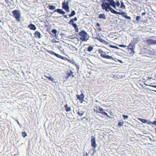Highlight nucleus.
<instances>
[{
  "instance_id": "9d476101",
  "label": "nucleus",
  "mask_w": 156,
  "mask_h": 156,
  "mask_svg": "<svg viewBox=\"0 0 156 156\" xmlns=\"http://www.w3.org/2000/svg\"><path fill=\"white\" fill-rule=\"evenodd\" d=\"M76 97L78 99L82 101H83V99L84 98V96L83 93H82L80 95L77 94L76 95Z\"/></svg>"
},
{
  "instance_id": "a19ab883",
  "label": "nucleus",
  "mask_w": 156,
  "mask_h": 156,
  "mask_svg": "<svg viewBox=\"0 0 156 156\" xmlns=\"http://www.w3.org/2000/svg\"><path fill=\"white\" fill-rule=\"evenodd\" d=\"M151 124H152L153 125H155L156 126V121H154L152 122H151Z\"/></svg>"
},
{
  "instance_id": "49530a36",
  "label": "nucleus",
  "mask_w": 156,
  "mask_h": 156,
  "mask_svg": "<svg viewBox=\"0 0 156 156\" xmlns=\"http://www.w3.org/2000/svg\"><path fill=\"white\" fill-rule=\"evenodd\" d=\"M118 60L120 63H122V60H119V59H118Z\"/></svg>"
},
{
  "instance_id": "13d9d810",
  "label": "nucleus",
  "mask_w": 156,
  "mask_h": 156,
  "mask_svg": "<svg viewBox=\"0 0 156 156\" xmlns=\"http://www.w3.org/2000/svg\"><path fill=\"white\" fill-rule=\"evenodd\" d=\"M56 42V41H55V43H57V42Z\"/></svg>"
},
{
  "instance_id": "72a5a7b5",
  "label": "nucleus",
  "mask_w": 156,
  "mask_h": 156,
  "mask_svg": "<svg viewBox=\"0 0 156 156\" xmlns=\"http://www.w3.org/2000/svg\"><path fill=\"white\" fill-rule=\"evenodd\" d=\"M71 24H72L73 26L75 28V29L76 28H77V25L76 23H72Z\"/></svg>"
},
{
  "instance_id": "79ce46f5",
  "label": "nucleus",
  "mask_w": 156,
  "mask_h": 156,
  "mask_svg": "<svg viewBox=\"0 0 156 156\" xmlns=\"http://www.w3.org/2000/svg\"><path fill=\"white\" fill-rule=\"evenodd\" d=\"M106 1L109 2H114L113 0H106Z\"/></svg>"
},
{
  "instance_id": "de8ad7c7",
  "label": "nucleus",
  "mask_w": 156,
  "mask_h": 156,
  "mask_svg": "<svg viewBox=\"0 0 156 156\" xmlns=\"http://www.w3.org/2000/svg\"><path fill=\"white\" fill-rule=\"evenodd\" d=\"M64 17L65 18H66V19L67 18V15H64Z\"/></svg>"
},
{
  "instance_id": "bb28decb",
  "label": "nucleus",
  "mask_w": 156,
  "mask_h": 156,
  "mask_svg": "<svg viewBox=\"0 0 156 156\" xmlns=\"http://www.w3.org/2000/svg\"><path fill=\"white\" fill-rule=\"evenodd\" d=\"M76 14L75 12L74 11H73L71 13V14L69 15V16L70 17H72L74 15H75Z\"/></svg>"
},
{
  "instance_id": "2eb2a0df",
  "label": "nucleus",
  "mask_w": 156,
  "mask_h": 156,
  "mask_svg": "<svg viewBox=\"0 0 156 156\" xmlns=\"http://www.w3.org/2000/svg\"><path fill=\"white\" fill-rule=\"evenodd\" d=\"M28 27L31 29L35 30L36 29L35 26L32 24H30L28 26Z\"/></svg>"
},
{
  "instance_id": "7ed1b4c3",
  "label": "nucleus",
  "mask_w": 156,
  "mask_h": 156,
  "mask_svg": "<svg viewBox=\"0 0 156 156\" xmlns=\"http://www.w3.org/2000/svg\"><path fill=\"white\" fill-rule=\"evenodd\" d=\"M79 34L80 36V39L83 41H87L89 39L88 35L84 30L80 32L79 33Z\"/></svg>"
},
{
  "instance_id": "3c124183",
  "label": "nucleus",
  "mask_w": 156,
  "mask_h": 156,
  "mask_svg": "<svg viewBox=\"0 0 156 156\" xmlns=\"http://www.w3.org/2000/svg\"><path fill=\"white\" fill-rule=\"evenodd\" d=\"M145 12H143L142 13V16H143L144 15H145Z\"/></svg>"
},
{
  "instance_id": "20e7f679",
  "label": "nucleus",
  "mask_w": 156,
  "mask_h": 156,
  "mask_svg": "<svg viewBox=\"0 0 156 156\" xmlns=\"http://www.w3.org/2000/svg\"><path fill=\"white\" fill-rule=\"evenodd\" d=\"M12 13L16 20L19 22L20 21L21 17V14L19 10H15L12 11Z\"/></svg>"
},
{
  "instance_id": "a18cd8bd",
  "label": "nucleus",
  "mask_w": 156,
  "mask_h": 156,
  "mask_svg": "<svg viewBox=\"0 0 156 156\" xmlns=\"http://www.w3.org/2000/svg\"><path fill=\"white\" fill-rule=\"evenodd\" d=\"M149 86H151L153 87H154L156 88V85H148Z\"/></svg>"
},
{
  "instance_id": "09e8293b",
  "label": "nucleus",
  "mask_w": 156,
  "mask_h": 156,
  "mask_svg": "<svg viewBox=\"0 0 156 156\" xmlns=\"http://www.w3.org/2000/svg\"><path fill=\"white\" fill-rule=\"evenodd\" d=\"M97 26L98 27H100V24H99V23H97Z\"/></svg>"
},
{
  "instance_id": "4c0bfd02",
  "label": "nucleus",
  "mask_w": 156,
  "mask_h": 156,
  "mask_svg": "<svg viewBox=\"0 0 156 156\" xmlns=\"http://www.w3.org/2000/svg\"><path fill=\"white\" fill-rule=\"evenodd\" d=\"M123 117L124 119H127L128 118V116L125 115H123Z\"/></svg>"
},
{
  "instance_id": "a878e982",
  "label": "nucleus",
  "mask_w": 156,
  "mask_h": 156,
  "mask_svg": "<svg viewBox=\"0 0 156 156\" xmlns=\"http://www.w3.org/2000/svg\"><path fill=\"white\" fill-rule=\"evenodd\" d=\"M135 44V43L133 42H131L129 44V47H133Z\"/></svg>"
},
{
  "instance_id": "4be33fe9",
  "label": "nucleus",
  "mask_w": 156,
  "mask_h": 156,
  "mask_svg": "<svg viewBox=\"0 0 156 156\" xmlns=\"http://www.w3.org/2000/svg\"><path fill=\"white\" fill-rule=\"evenodd\" d=\"M84 114V112L83 111H78L77 112V114L80 116H82Z\"/></svg>"
},
{
  "instance_id": "ddd939ff",
  "label": "nucleus",
  "mask_w": 156,
  "mask_h": 156,
  "mask_svg": "<svg viewBox=\"0 0 156 156\" xmlns=\"http://www.w3.org/2000/svg\"><path fill=\"white\" fill-rule=\"evenodd\" d=\"M96 39L100 42L103 43L105 44H108V42L105 41L103 39H102L101 38H96Z\"/></svg>"
},
{
  "instance_id": "b1692460",
  "label": "nucleus",
  "mask_w": 156,
  "mask_h": 156,
  "mask_svg": "<svg viewBox=\"0 0 156 156\" xmlns=\"http://www.w3.org/2000/svg\"><path fill=\"white\" fill-rule=\"evenodd\" d=\"M121 5H120V8L122 9H125L126 8L125 5H124V3L122 2H121Z\"/></svg>"
},
{
  "instance_id": "423d86ee",
  "label": "nucleus",
  "mask_w": 156,
  "mask_h": 156,
  "mask_svg": "<svg viewBox=\"0 0 156 156\" xmlns=\"http://www.w3.org/2000/svg\"><path fill=\"white\" fill-rule=\"evenodd\" d=\"M101 56L102 58L106 59H110L113 60H115L114 58L112 56L105 54V52H103V53L101 54Z\"/></svg>"
},
{
  "instance_id": "f03ea898",
  "label": "nucleus",
  "mask_w": 156,
  "mask_h": 156,
  "mask_svg": "<svg viewBox=\"0 0 156 156\" xmlns=\"http://www.w3.org/2000/svg\"><path fill=\"white\" fill-rule=\"evenodd\" d=\"M112 6L114 8L117 10L116 9V7L115 6V2H103L101 5L102 8L103 10H105L106 12H108L110 10V8H112L110 6Z\"/></svg>"
},
{
  "instance_id": "412c9836",
  "label": "nucleus",
  "mask_w": 156,
  "mask_h": 156,
  "mask_svg": "<svg viewBox=\"0 0 156 156\" xmlns=\"http://www.w3.org/2000/svg\"><path fill=\"white\" fill-rule=\"evenodd\" d=\"M64 107H65L66 110L67 112H69V111H70V110H71L70 108V107H68V105H67V104L66 105H65Z\"/></svg>"
},
{
  "instance_id": "e433bc0d",
  "label": "nucleus",
  "mask_w": 156,
  "mask_h": 156,
  "mask_svg": "<svg viewBox=\"0 0 156 156\" xmlns=\"http://www.w3.org/2000/svg\"><path fill=\"white\" fill-rule=\"evenodd\" d=\"M119 46L120 47H123V48H126V45H122V44H120L119 45Z\"/></svg>"
},
{
  "instance_id": "cd10ccee",
  "label": "nucleus",
  "mask_w": 156,
  "mask_h": 156,
  "mask_svg": "<svg viewBox=\"0 0 156 156\" xmlns=\"http://www.w3.org/2000/svg\"><path fill=\"white\" fill-rule=\"evenodd\" d=\"M126 14V12H118V14L121 15L122 16H123L124 17V15H125V14Z\"/></svg>"
},
{
  "instance_id": "ea45409f",
  "label": "nucleus",
  "mask_w": 156,
  "mask_h": 156,
  "mask_svg": "<svg viewBox=\"0 0 156 156\" xmlns=\"http://www.w3.org/2000/svg\"><path fill=\"white\" fill-rule=\"evenodd\" d=\"M109 47H111V48H116L115 47V46H113V45H109Z\"/></svg>"
},
{
  "instance_id": "4468645a",
  "label": "nucleus",
  "mask_w": 156,
  "mask_h": 156,
  "mask_svg": "<svg viewBox=\"0 0 156 156\" xmlns=\"http://www.w3.org/2000/svg\"><path fill=\"white\" fill-rule=\"evenodd\" d=\"M66 75H67V78L69 76H72L73 77H74V76L73 75V73L71 70H70L69 71V73H67Z\"/></svg>"
},
{
  "instance_id": "bf43d9fd",
  "label": "nucleus",
  "mask_w": 156,
  "mask_h": 156,
  "mask_svg": "<svg viewBox=\"0 0 156 156\" xmlns=\"http://www.w3.org/2000/svg\"><path fill=\"white\" fill-rule=\"evenodd\" d=\"M1 22V20H0V22Z\"/></svg>"
},
{
  "instance_id": "f704fd0d",
  "label": "nucleus",
  "mask_w": 156,
  "mask_h": 156,
  "mask_svg": "<svg viewBox=\"0 0 156 156\" xmlns=\"http://www.w3.org/2000/svg\"><path fill=\"white\" fill-rule=\"evenodd\" d=\"M124 17H125L127 19H128V20L131 19V17H130L127 16L126 15H124Z\"/></svg>"
},
{
  "instance_id": "4d7b16f0",
  "label": "nucleus",
  "mask_w": 156,
  "mask_h": 156,
  "mask_svg": "<svg viewBox=\"0 0 156 156\" xmlns=\"http://www.w3.org/2000/svg\"><path fill=\"white\" fill-rule=\"evenodd\" d=\"M119 10L120 11H121V10L120 9V10Z\"/></svg>"
},
{
  "instance_id": "f8f14e48",
  "label": "nucleus",
  "mask_w": 156,
  "mask_h": 156,
  "mask_svg": "<svg viewBox=\"0 0 156 156\" xmlns=\"http://www.w3.org/2000/svg\"><path fill=\"white\" fill-rule=\"evenodd\" d=\"M57 12L58 13L62 14H64L65 13V12L62 9H57L54 11V12Z\"/></svg>"
},
{
  "instance_id": "9b49d317",
  "label": "nucleus",
  "mask_w": 156,
  "mask_h": 156,
  "mask_svg": "<svg viewBox=\"0 0 156 156\" xmlns=\"http://www.w3.org/2000/svg\"><path fill=\"white\" fill-rule=\"evenodd\" d=\"M147 41L149 44L156 45V41L155 40L152 39H148L147 40Z\"/></svg>"
},
{
  "instance_id": "6e6d98bb",
  "label": "nucleus",
  "mask_w": 156,
  "mask_h": 156,
  "mask_svg": "<svg viewBox=\"0 0 156 156\" xmlns=\"http://www.w3.org/2000/svg\"><path fill=\"white\" fill-rule=\"evenodd\" d=\"M153 90L155 92H156V90Z\"/></svg>"
},
{
  "instance_id": "5701e85b",
  "label": "nucleus",
  "mask_w": 156,
  "mask_h": 156,
  "mask_svg": "<svg viewBox=\"0 0 156 156\" xmlns=\"http://www.w3.org/2000/svg\"><path fill=\"white\" fill-rule=\"evenodd\" d=\"M49 9L50 10H53L55 9V6L53 5H49Z\"/></svg>"
},
{
  "instance_id": "c9c22d12",
  "label": "nucleus",
  "mask_w": 156,
  "mask_h": 156,
  "mask_svg": "<svg viewBox=\"0 0 156 156\" xmlns=\"http://www.w3.org/2000/svg\"><path fill=\"white\" fill-rule=\"evenodd\" d=\"M140 19V16H137L136 17V20L137 21H139Z\"/></svg>"
},
{
  "instance_id": "5fc2aeb1",
  "label": "nucleus",
  "mask_w": 156,
  "mask_h": 156,
  "mask_svg": "<svg viewBox=\"0 0 156 156\" xmlns=\"http://www.w3.org/2000/svg\"><path fill=\"white\" fill-rule=\"evenodd\" d=\"M115 47L116 48H116V49H118L119 48H118L117 47H116V46H115Z\"/></svg>"
},
{
  "instance_id": "58836bf2",
  "label": "nucleus",
  "mask_w": 156,
  "mask_h": 156,
  "mask_svg": "<svg viewBox=\"0 0 156 156\" xmlns=\"http://www.w3.org/2000/svg\"><path fill=\"white\" fill-rule=\"evenodd\" d=\"M123 125V122H119L118 123V126H122Z\"/></svg>"
},
{
  "instance_id": "c03bdc74",
  "label": "nucleus",
  "mask_w": 156,
  "mask_h": 156,
  "mask_svg": "<svg viewBox=\"0 0 156 156\" xmlns=\"http://www.w3.org/2000/svg\"><path fill=\"white\" fill-rule=\"evenodd\" d=\"M75 31L76 32H78V27H77V28H76L75 29Z\"/></svg>"
},
{
  "instance_id": "473e14b6",
  "label": "nucleus",
  "mask_w": 156,
  "mask_h": 156,
  "mask_svg": "<svg viewBox=\"0 0 156 156\" xmlns=\"http://www.w3.org/2000/svg\"><path fill=\"white\" fill-rule=\"evenodd\" d=\"M48 52L50 54L54 55H55V53L51 51H49Z\"/></svg>"
},
{
  "instance_id": "c756f323",
  "label": "nucleus",
  "mask_w": 156,
  "mask_h": 156,
  "mask_svg": "<svg viewBox=\"0 0 156 156\" xmlns=\"http://www.w3.org/2000/svg\"><path fill=\"white\" fill-rule=\"evenodd\" d=\"M115 6L116 5L118 7H119L120 5V3L119 1H117L116 2H115Z\"/></svg>"
},
{
  "instance_id": "6ab92c4d",
  "label": "nucleus",
  "mask_w": 156,
  "mask_h": 156,
  "mask_svg": "<svg viewBox=\"0 0 156 156\" xmlns=\"http://www.w3.org/2000/svg\"><path fill=\"white\" fill-rule=\"evenodd\" d=\"M45 76L48 79L51 80V81L53 82H55V80L54 78L52 77H51L47 76Z\"/></svg>"
},
{
  "instance_id": "393cba45",
  "label": "nucleus",
  "mask_w": 156,
  "mask_h": 156,
  "mask_svg": "<svg viewBox=\"0 0 156 156\" xmlns=\"http://www.w3.org/2000/svg\"><path fill=\"white\" fill-rule=\"evenodd\" d=\"M55 55L58 58H61L62 59H63V57L60 55L59 54H56L55 53Z\"/></svg>"
},
{
  "instance_id": "f3484780",
  "label": "nucleus",
  "mask_w": 156,
  "mask_h": 156,
  "mask_svg": "<svg viewBox=\"0 0 156 156\" xmlns=\"http://www.w3.org/2000/svg\"><path fill=\"white\" fill-rule=\"evenodd\" d=\"M99 18L100 19H105L106 16L104 14H101L99 15Z\"/></svg>"
},
{
  "instance_id": "0eeeda50",
  "label": "nucleus",
  "mask_w": 156,
  "mask_h": 156,
  "mask_svg": "<svg viewBox=\"0 0 156 156\" xmlns=\"http://www.w3.org/2000/svg\"><path fill=\"white\" fill-rule=\"evenodd\" d=\"M91 146L94 147L93 150H94L96 147V144L95 143L96 141L95 138L93 136H91Z\"/></svg>"
},
{
  "instance_id": "1a4fd4ad",
  "label": "nucleus",
  "mask_w": 156,
  "mask_h": 156,
  "mask_svg": "<svg viewBox=\"0 0 156 156\" xmlns=\"http://www.w3.org/2000/svg\"><path fill=\"white\" fill-rule=\"evenodd\" d=\"M138 119L143 123H147L149 125L151 124V122L149 120L142 118H139Z\"/></svg>"
},
{
  "instance_id": "864d4df0",
  "label": "nucleus",
  "mask_w": 156,
  "mask_h": 156,
  "mask_svg": "<svg viewBox=\"0 0 156 156\" xmlns=\"http://www.w3.org/2000/svg\"><path fill=\"white\" fill-rule=\"evenodd\" d=\"M17 122L18 124L19 125H20V123H19V121H18V120H17Z\"/></svg>"
},
{
  "instance_id": "aec40b11",
  "label": "nucleus",
  "mask_w": 156,
  "mask_h": 156,
  "mask_svg": "<svg viewBox=\"0 0 156 156\" xmlns=\"http://www.w3.org/2000/svg\"><path fill=\"white\" fill-rule=\"evenodd\" d=\"M110 11L112 13H113L114 14H118V12L115 11V10H114L112 8H110Z\"/></svg>"
},
{
  "instance_id": "6e6552de",
  "label": "nucleus",
  "mask_w": 156,
  "mask_h": 156,
  "mask_svg": "<svg viewBox=\"0 0 156 156\" xmlns=\"http://www.w3.org/2000/svg\"><path fill=\"white\" fill-rule=\"evenodd\" d=\"M98 109L99 111L97 112L103 114V115H106L107 117H109L107 113L104 111V110L101 107H98Z\"/></svg>"
},
{
  "instance_id": "c85d7f7f",
  "label": "nucleus",
  "mask_w": 156,
  "mask_h": 156,
  "mask_svg": "<svg viewBox=\"0 0 156 156\" xmlns=\"http://www.w3.org/2000/svg\"><path fill=\"white\" fill-rule=\"evenodd\" d=\"M93 49V48L91 46H89L88 48H87V51H91Z\"/></svg>"
},
{
  "instance_id": "f257e3e1",
  "label": "nucleus",
  "mask_w": 156,
  "mask_h": 156,
  "mask_svg": "<svg viewBox=\"0 0 156 156\" xmlns=\"http://www.w3.org/2000/svg\"><path fill=\"white\" fill-rule=\"evenodd\" d=\"M112 6L114 8L117 10L116 9V7L115 6V2H103L101 5L102 8L103 10H105L106 12H108L110 10V8H112L110 6Z\"/></svg>"
},
{
  "instance_id": "39448f33",
  "label": "nucleus",
  "mask_w": 156,
  "mask_h": 156,
  "mask_svg": "<svg viewBox=\"0 0 156 156\" xmlns=\"http://www.w3.org/2000/svg\"><path fill=\"white\" fill-rule=\"evenodd\" d=\"M68 5L69 2H64L62 3V7L63 9H65L67 12H70Z\"/></svg>"
},
{
  "instance_id": "7c9ffc66",
  "label": "nucleus",
  "mask_w": 156,
  "mask_h": 156,
  "mask_svg": "<svg viewBox=\"0 0 156 156\" xmlns=\"http://www.w3.org/2000/svg\"><path fill=\"white\" fill-rule=\"evenodd\" d=\"M27 136V133L25 132H22V136L24 138H25Z\"/></svg>"
},
{
  "instance_id": "8fccbe9b",
  "label": "nucleus",
  "mask_w": 156,
  "mask_h": 156,
  "mask_svg": "<svg viewBox=\"0 0 156 156\" xmlns=\"http://www.w3.org/2000/svg\"><path fill=\"white\" fill-rule=\"evenodd\" d=\"M94 110L95 112H96V113H97V112H99L97 110H96L95 109H94Z\"/></svg>"
},
{
  "instance_id": "603ef678",
  "label": "nucleus",
  "mask_w": 156,
  "mask_h": 156,
  "mask_svg": "<svg viewBox=\"0 0 156 156\" xmlns=\"http://www.w3.org/2000/svg\"><path fill=\"white\" fill-rule=\"evenodd\" d=\"M62 48V47L61 46H60L59 47H58V49L60 50H61V48Z\"/></svg>"
},
{
  "instance_id": "dca6fc26",
  "label": "nucleus",
  "mask_w": 156,
  "mask_h": 156,
  "mask_svg": "<svg viewBox=\"0 0 156 156\" xmlns=\"http://www.w3.org/2000/svg\"><path fill=\"white\" fill-rule=\"evenodd\" d=\"M35 37L36 38H40L41 37V33L38 31H35Z\"/></svg>"
},
{
  "instance_id": "a211bd4d",
  "label": "nucleus",
  "mask_w": 156,
  "mask_h": 156,
  "mask_svg": "<svg viewBox=\"0 0 156 156\" xmlns=\"http://www.w3.org/2000/svg\"><path fill=\"white\" fill-rule=\"evenodd\" d=\"M77 18L76 17H75L74 19L70 20L69 21V24H71L72 23H73L75 21H77Z\"/></svg>"
},
{
  "instance_id": "37998d69",
  "label": "nucleus",
  "mask_w": 156,
  "mask_h": 156,
  "mask_svg": "<svg viewBox=\"0 0 156 156\" xmlns=\"http://www.w3.org/2000/svg\"><path fill=\"white\" fill-rule=\"evenodd\" d=\"M134 49V48L133 47H132V48H130V49L133 52H134V50H133Z\"/></svg>"
},
{
  "instance_id": "2f4dec72",
  "label": "nucleus",
  "mask_w": 156,
  "mask_h": 156,
  "mask_svg": "<svg viewBox=\"0 0 156 156\" xmlns=\"http://www.w3.org/2000/svg\"><path fill=\"white\" fill-rule=\"evenodd\" d=\"M51 32L53 34H56L57 33V30L56 29H54L53 30L51 31Z\"/></svg>"
}]
</instances>
